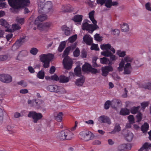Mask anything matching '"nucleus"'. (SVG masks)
Returning <instances> with one entry per match:
<instances>
[{"instance_id": "nucleus-25", "label": "nucleus", "mask_w": 151, "mask_h": 151, "mask_svg": "<svg viewBox=\"0 0 151 151\" xmlns=\"http://www.w3.org/2000/svg\"><path fill=\"white\" fill-rule=\"evenodd\" d=\"M130 113L129 110L127 108H122L120 112V114L122 115H126L129 114Z\"/></svg>"}, {"instance_id": "nucleus-49", "label": "nucleus", "mask_w": 151, "mask_h": 151, "mask_svg": "<svg viewBox=\"0 0 151 151\" xmlns=\"http://www.w3.org/2000/svg\"><path fill=\"white\" fill-rule=\"evenodd\" d=\"M87 22H85L83 23L82 25V29L83 30H86L88 31V29L90 25Z\"/></svg>"}, {"instance_id": "nucleus-18", "label": "nucleus", "mask_w": 151, "mask_h": 151, "mask_svg": "<svg viewBox=\"0 0 151 151\" xmlns=\"http://www.w3.org/2000/svg\"><path fill=\"white\" fill-rule=\"evenodd\" d=\"M45 0H38L37 1V4L39 6L38 12L41 13L43 9V6L45 4Z\"/></svg>"}, {"instance_id": "nucleus-33", "label": "nucleus", "mask_w": 151, "mask_h": 151, "mask_svg": "<svg viewBox=\"0 0 151 151\" xmlns=\"http://www.w3.org/2000/svg\"><path fill=\"white\" fill-rule=\"evenodd\" d=\"M75 74L77 76H80L81 74V68L79 66H77L74 69Z\"/></svg>"}, {"instance_id": "nucleus-7", "label": "nucleus", "mask_w": 151, "mask_h": 151, "mask_svg": "<svg viewBox=\"0 0 151 151\" xmlns=\"http://www.w3.org/2000/svg\"><path fill=\"white\" fill-rule=\"evenodd\" d=\"M52 25V23L50 22H46L39 24L37 26L38 29L43 31H47L49 29Z\"/></svg>"}, {"instance_id": "nucleus-47", "label": "nucleus", "mask_w": 151, "mask_h": 151, "mask_svg": "<svg viewBox=\"0 0 151 151\" xmlns=\"http://www.w3.org/2000/svg\"><path fill=\"white\" fill-rule=\"evenodd\" d=\"M38 51V50L36 48L32 47L30 50V53L33 55H36Z\"/></svg>"}, {"instance_id": "nucleus-21", "label": "nucleus", "mask_w": 151, "mask_h": 151, "mask_svg": "<svg viewBox=\"0 0 151 151\" xmlns=\"http://www.w3.org/2000/svg\"><path fill=\"white\" fill-rule=\"evenodd\" d=\"M91 65L88 63H85L83 65L82 70L83 72H89L91 67Z\"/></svg>"}, {"instance_id": "nucleus-45", "label": "nucleus", "mask_w": 151, "mask_h": 151, "mask_svg": "<svg viewBox=\"0 0 151 151\" xmlns=\"http://www.w3.org/2000/svg\"><path fill=\"white\" fill-rule=\"evenodd\" d=\"M101 54L104 56L109 57L110 55L111 54V52L109 50H106L101 52Z\"/></svg>"}, {"instance_id": "nucleus-17", "label": "nucleus", "mask_w": 151, "mask_h": 151, "mask_svg": "<svg viewBox=\"0 0 151 151\" xmlns=\"http://www.w3.org/2000/svg\"><path fill=\"white\" fill-rule=\"evenodd\" d=\"M94 24H90L89 27L88 29V32L90 33H92L93 31L99 28L98 26L96 24L97 22H95L93 23Z\"/></svg>"}, {"instance_id": "nucleus-11", "label": "nucleus", "mask_w": 151, "mask_h": 151, "mask_svg": "<svg viewBox=\"0 0 151 151\" xmlns=\"http://www.w3.org/2000/svg\"><path fill=\"white\" fill-rule=\"evenodd\" d=\"M98 121L101 123H105L110 124L111 123V122L110 119L108 116L103 115L100 116L98 118Z\"/></svg>"}, {"instance_id": "nucleus-31", "label": "nucleus", "mask_w": 151, "mask_h": 151, "mask_svg": "<svg viewBox=\"0 0 151 151\" xmlns=\"http://www.w3.org/2000/svg\"><path fill=\"white\" fill-rule=\"evenodd\" d=\"M133 137V134L131 132H129L126 135L125 138L127 141L130 142L132 141Z\"/></svg>"}, {"instance_id": "nucleus-41", "label": "nucleus", "mask_w": 151, "mask_h": 151, "mask_svg": "<svg viewBox=\"0 0 151 151\" xmlns=\"http://www.w3.org/2000/svg\"><path fill=\"white\" fill-rule=\"evenodd\" d=\"M37 77L40 79H43L45 77L44 72L41 70L37 74Z\"/></svg>"}, {"instance_id": "nucleus-26", "label": "nucleus", "mask_w": 151, "mask_h": 151, "mask_svg": "<svg viewBox=\"0 0 151 151\" xmlns=\"http://www.w3.org/2000/svg\"><path fill=\"white\" fill-rule=\"evenodd\" d=\"M71 47L70 46H68L67 47L63 52V53L62 55L63 57H69L68 56V55L69 54L70 51L71 50Z\"/></svg>"}, {"instance_id": "nucleus-57", "label": "nucleus", "mask_w": 151, "mask_h": 151, "mask_svg": "<svg viewBox=\"0 0 151 151\" xmlns=\"http://www.w3.org/2000/svg\"><path fill=\"white\" fill-rule=\"evenodd\" d=\"M111 105V101H107L104 104V108L106 109H108L110 105Z\"/></svg>"}, {"instance_id": "nucleus-6", "label": "nucleus", "mask_w": 151, "mask_h": 151, "mask_svg": "<svg viewBox=\"0 0 151 151\" xmlns=\"http://www.w3.org/2000/svg\"><path fill=\"white\" fill-rule=\"evenodd\" d=\"M63 63L65 68L68 70L71 68L73 61L69 57H65L63 60Z\"/></svg>"}, {"instance_id": "nucleus-22", "label": "nucleus", "mask_w": 151, "mask_h": 151, "mask_svg": "<svg viewBox=\"0 0 151 151\" xmlns=\"http://www.w3.org/2000/svg\"><path fill=\"white\" fill-rule=\"evenodd\" d=\"M59 78V81L60 83H66L68 82L69 81V78L64 75L60 76Z\"/></svg>"}, {"instance_id": "nucleus-36", "label": "nucleus", "mask_w": 151, "mask_h": 151, "mask_svg": "<svg viewBox=\"0 0 151 151\" xmlns=\"http://www.w3.org/2000/svg\"><path fill=\"white\" fill-rule=\"evenodd\" d=\"M66 45L65 41H63L61 42L58 48V51L60 52H62L64 48Z\"/></svg>"}, {"instance_id": "nucleus-28", "label": "nucleus", "mask_w": 151, "mask_h": 151, "mask_svg": "<svg viewBox=\"0 0 151 151\" xmlns=\"http://www.w3.org/2000/svg\"><path fill=\"white\" fill-rule=\"evenodd\" d=\"M82 15L77 14L75 15L73 17V20L75 22H80L82 21Z\"/></svg>"}, {"instance_id": "nucleus-38", "label": "nucleus", "mask_w": 151, "mask_h": 151, "mask_svg": "<svg viewBox=\"0 0 151 151\" xmlns=\"http://www.w3.org/2000/svg\"><path fill=\"white\" fill-rule=\"evenodd\" d=\"M133 58L132 57H130L129 56H126L123 59V60L124 63L125 62L127 63H129L131 64V63L132 62L133 60Z\"/></svg>"}, {"instance_id": "nucleus-8", "label": "nucleus", "mask_w": 151, "mask_h": 151, "mask_svg": "<svg viewBox=\"0 0 151 151\" xmlns=\"http://www.w3.org/2000/svg\"><path fill=\"white\" fill-rule=\"evenodd\" d=\"M40 60L42 62L51 60L54 58V55L48 53L47 54H43L39 56Z\"/></svg>"}, {"instance_id": "nucleus-5", "label": "nucleus", "mask_w": 151, "mask_h": 151, "mask_svg": "<svg viewBox=\"0 0 151 151\" xmlns=\"http://www.w3.org/2000/svg\"><path fill=\"white\" fill-rule=\"evenodd\" d=\"M43 9L42 11L40 14L42 13H52L53 11V9L52 8V2L50 1H48L45 3L43 6Z\"/></svg>"}, {"instance_id": "nucleus-42", "label": "nucleus", "mask_w": 151, "mask_h": 151, "mask_svg": "<svg viewBox=\"0 0 151 151\" xmlns=\"http://www.w3.org/2000/svg\"><path fill=\"white\" fill-rule=\"evenodd\" d=\"M120 127L119 124H116L114 129L113 131L110 132L111 133H114L116 132H118L120 131Z\"/></svg>"}, {"instance_id": "nucleus-39", "label": "nucleus", "mask_w": 151, "mask_h": 151, "mask_svg": "<svg viewBox=\"0 0 151 151\" xmlns=\"http://www.w3.org/2000/svg\"><path fill=\"white\" fill-rule=\"evenodd\" d=\"M84 82V80L82 78H80L77 79L76 82V85L78 86H82Z\"/></svg>"}, {"instance_id": "nucleus-43", "label": "nucleus", "mask_w": 151, "mask_h": 151, "mask_svg": "<svg viewBox=\"0 0 151 151\" xmlns=\"http://www.w3.org/2000/svg\"><path fill=\"white\" fill-rule=\"evenodd\" d=\"M142 87L145 89L151 90V83H147L142 85Z\"/></svg>"}, {"instance_id": "nucleus-55", "label": "nucleus", "mask_w": 151, "mask_h": 151, "mask_svg": "<svg viewBox=\"0 0 151 151\" xmlns=\"http://www.w3.org/2000/svg\"><path fill=\"white\" fill-rule=\"evenodd\" d=\"M12 28L14 30H17L21 28L20 27L18 24H12Z\"/></svg>"}, {"instance_id": "nucleus-51", "label": "nucleus", "mask_w": 151, "mask_h": 151, "mask_svg": "<svg viewBox=\"0 0 151 151\" xmlns=\"http://www.w3.org/2000/svg\"><path fill=\"white\" fill-rule=\"evenodd\" d=\"M91 50H95L96 51H98L99 50V48L98 47V45L93 44L92 45L91 47Z\"/></svg>"}, {"instance_id": "nucleus-61", "label": "nucleus", "mask_w": 151, "mask_h": 151, "mask_svg": "<svg viewBox=\"0 0 151 151\" xmlns=\"http://www.w3.org/2000/svg\"><path fill=\"white\" fill-rule=\"evenodd\" d=\"M16 21L19 24L22 25L24 23V18L17 19H16Z\"/></svg>"}, {"instance_id": "nucleus-19", "label": "nucleus", "mask_w": 151, "mask_h": 151, "mask_svg": "<svg viewBox=\"0 0 151 151\" xmlns=\"http://www.w3.org/2000/svg\"><path fill=\"white\" fill-rule=\"evenodd\" d=\"M39 100L38 99H34L31 100H28V103L31 106H40V103H39Z\"/></svg>"}, {"instance_id": "nucleus-48", "label": "nucleus", "mask_w": 151, "mask_h": 151, "mask_svg": "<svg viewBox=\"0 0 151 151\" xmlns=\"http://www.w3.org/2000/svg\"><path fill=\"white\" fill-rule=\"evenodd\" d=\"M139 106L137 107H133L131 109V111L132 114H135L138 111L139 108Z\"/></svg>"}, {"instance_id": "nucleus-59", "label": "nucleus", "mask_w": 151, "mask_h": 151, "mask_svg": "<svg viewBox=\"0 0 151 151\" xmlns=\"http://www.w3.org/2000/svg\"><path fill=\"white\" fill-rule=\"evenodd\" d=\"M142 114L139 112L136 115V118L137 119V122H140L142 119Z\"/></svg>"}, {"instance_id": "nucleus-2", "label": "nucleus", "mask_w": 151, "mask_h": 151, "mask_svg": "<svg viewBox=\"0 0 151 151\" xmlns=\"http://www.w3.org/2000/svg\"><path fill=\"white\" fill-rule=\"evenodd\" d=\"M73 134L68 130H63L59 132L57 135V138L60 140H70L72 137Z\"/></svg>"}, {"instance_id": "nucleus-58", "label": "nucleus", "mask_w": 151, "mask_h": 151, "mask_svg": "<svg viewBox=\"0 0 151 151\" xmlns=\"http://www.w3.org/2000/svg\"><path fill=\"white\" fill-rule=\"evenodd\" d=\"M128 119L129 123L133 124L134 122V118L132 115H130L128 116Z\"/></svg>"}, {"instance_id": "nucleus-23", "label": "nucleus", "mask_w": 151, "mask_h": 151, "mask_svg": "<svg viewBox=\"0 0 151 151\" xmlns=\"http://www.w3.org/2000/svg\"><path fill=\"white\" fill-rule=\"evenodd\" d=\"M63 113L62 112H60L58 113H55L54 114L55 119L57 121L61 122L62 120V116Z\"/></svg>"}, {"instance_id": "nucleus-10", "label": "nucleus", "mask_w": 151, "mask_h": 151, "mask_svg": "<svg viewBox=\"0 0 151 151\" xmlns=\"http://www.w3.org/2000/svg\"><path fill=\"white\" fill-rule=\"evenodd\" d=\"M101 70L102 75L103 76L106 77L108 75L109 72L113 71V68L111 65L106 66L102 67Z\"/></svg>"}, {"instance_id": "nucleus-56", "label": "nucleus", "mask_w": 151, "mask_h": 151, "mask_svg": "<svg viewBox=\"0 0 151 151\" xmlns=\"http://www.w3.org/2000/svg\"><path fill=\"white\" fill-rule=\"evenodd\" d=\"M8 58V55H0V60L5 61Z\"/></svg>"}, {"instance_id": "nucleus-32", "label": "nucleus", "mask_w": 151, "mask_h": 151, "mask_svg": "<svg viewBox=\"0 0 151 151\" xmlns=\"http://www.w3.org/2000/svg\"><path fill=\"white\" fill-rule=\"evenodd\" d=\"M100 48L101 49L103 50H108L111 48V45L109 44H102L100 45Z\"/></svg>"}, {"instance_id": "nucleus-13", "label": "nucleus", "mask_w": 151, "mask_h": 151, "mask_svg": "<svg viewBox=\"0 0 151 151\" xmlns=\"http://www.w3.org/2000/svg\"><path fill=\"white\" fill-rule=\"evenodd\" d=\"M131 147V146L130 144H123L119 145L117 147V149L119 151H122L125 150H130Z\"/></svg>"}, {"instance_id": "nucleus-63", "label": "nucleus", "mask_w": 151, "mask_h": 151, "mask_svg": "<svg viewBox=\"0 0 151 151\" xmlns=\"http://www.w3.org/2000/svg\"><path fill=\"white\" fill-rule=\"evenodd\" d=\"M59 77H58L55 74L50 77V79L57 81L59 80Z\"/></svg>"}, {"instance_id": "nucleus-9", "label": "nucleus", "mask_w": 151, "mask_h": 151, "mask_svg": "<svg viewBox=\"0 0 151 151\" xmlns=\"http://www.w3.org/2000/svg\"><path fill=\"white\" fill-rule=\"evenodd\" d=\"M0 81L6 83H9L12 81V78L9 75L2 74L0 75Z\"/></svg>"}, {"instance_id": "nucleus-15", "label": "nucleus", "mask_w": 151, "mask_h": 151, "mask_svg": "<svg viewBox=\"0 0 151 151\" xmlns=\"http://www.w3.org/2000/svg\"><path fill=\"white\" fill-rule=\"evenodd\" d=\"M84 42L87 45H91L93 42V38L88 35H85L83 38Z\"/></svg>"}, {"instance_id": "nucleus-50", "label": "nucleus", "mask_w": 151, "mask_h": 151, "mask_svg": "<svg viewBox=\"0 0 151 151\" xmlns=\"http://www.w3.org/2000/svg\"><path fill=\"white\" fill-rule=\"evenodd\" d=\"M80 51L79 49L77 48L73 52V55L75 57H78L80 55Z\"/></svg>"}, {"instance_id": "nucleus-53", "label": "nucleus", "mask_w": 151, "mask_h": 151, "mask_svg": "<svg viewBox=\"0 0 151 151\" xmlns=\"http://www.w3.org/2000/svg\"><path fill=\"white\" fill-rule=\"evenodd\" d=\"M94 39L98 41H101L102 40L101 37L100 36L99 34H96L94 37Z\"/></svg>"}, {"instance_id": "nucleus-16", "label": "nucleus", "mask_w": 151, "mask_h": 151, "mask_svg": "<svg viewBox=\"0 0 151 151\" xmlns=\"http://www.w3.org/2000/svg\"><path fill=\"white\" fill-rule=\"evenodd\" d=\"M132 70V67L130 63H127L125 65L124 68V74H129L130 73Z\"/></svg>"}, {"instance_id": "nucleus-12", "label": "nucleus", "mask_w": 151, "mask_h": 151, "mask_svg": "<svg viewBox=\"0 0 151 151\" xmlns=\"http://www.w3.org/2000/svg\"><path fill=\"white\" fill-rule=\"evenodd\" d=\"M42 14L41 15L38 16L34 21V24L35 25L37 26L39 24H40L39 21L43 22L47 19V16L44 14Z\"/></svg>"}, {"instance_id": "nucleus-64", "label": "nucleus", "mask_w": 151, "mask_h": 151, "mask_svg": "<svg viewBox=\"0 0 151 151\" xmlns=\"http://www.w3.org/2000/svg\"><path fill=\"white\" fill-rule=\"evenodd\" d=\"M148 102H144L141 104L142 108L143 109H145V108L148 105Z\"/></svg>"}, {"instance_id": "nucleus-3", "label": "nucleus", "mask_w": 151, "mask_h": 151, "mask_svg": "<svg viewBox=\"0 0 151 151\" xmlns=\"http://www.w3.org/2000/svg\"><path fill=\"white\" fill-rule=\"evenodd\" d=\"M81 138L85 141L92 139L94 137L93 134L91 132L86 130L82 132L80 134Z\"/></svg>"}, {"instance_id": "nucleus-40", "label": "nucleus", "mask_w": 151, "mask_h": 151, "mask_svg": "<svg viewBox=\"0 0 151 151\" xmlns=\"http://www.w3.org/2000/svg\"><path fill=\"white\" fill-rule=\"evenodd\" d=\"M149 125L147 123H145L141 127V130L143 133L146 132H147L149 128Z\"/></svg>"}, {"instance_id": "nucleus-34", "label": "nucleus", "mask_w": 151, "mask_h": 151, "mask_svg": "<svg viewBox=\"0 0 151 151\" xmlns=\"http://www.w3.org/2000/svg\"><path fill=\"white\" fill-rule=\"evenodd\" d=\"M124 63L123 59L122 60L120 63L119 64V67L117 68V70L119 72H121L124 70Z\"/></svg>"}, {"instance_id": "nucleus-46", "label": "nucleus", "mask_w": 151, "mask_h": 151, "mask_svg": "<svg viewBox=\"0 0 151 151\" xmlns=\"http://www.w3.org/2000/svg\"><path fill=\"white\" fill-rule=\"evenodd\" d=\"M77 37V35L76 34L74 35L69 38L68 41L70 43L73 42L76 40Z\"/></svg>"}, {"instance_id": "nucleus-37", "label": "nucleus", "mask_w": 151, "mask_h": 151, "mask_svg": "<svg viewBox=\"0 0 151 151\" xmlns=\"http://www.w3.org/2000/svg\"><path fill=\"white\" fill-rule=\"evenodd\" d=\"M100 63L102 64H108L110 63L109 59L105 57L100 58Z\"/></svg>"}, {"instance_id": "nucleus-35", "label": "nucleus", "mask_w": 151, "mask_h": 151, "mask_svg": "<svg viewBox=\"0 0 151 151\" xmlns=\"http://www.w3.org/2000/svg\"><path fill=\"white\" fill-rule=\"evenodd\" d=\"M121 29L123 32H127L129 30V28L127 24L124 23L121 25Z\"/></svg>"}, {"instance_id": "nucleus-52", "label": "nucleus", "mask_w": 151, "mask_h": 151, "mask_svg": "<svg viewBox=\"0 0 151 151\" xmlns=\"http://www.w3.org/2000/svg\"><path fill=\"white\" fill-rule=\"evenodd\" d=\"M111 2H112L111 0H106V1L105 3V6L107 8L111 7L112 6Z\"/></svg>"}, {"instance_id": "nucleus-1", "label": "nucleus", "mask_w": 151, "mask_h": 151, "mask_svg": "<svg viewBox=\"0 0 151 151\" xmlns=\"http://www.w3.org/2000/svg\"><path fill=\"white\" fill-rule=\"evenodd\" d=\"M8 1L11 7L17 9L28 6L30 3L29 0H8Z\"/></svg>"}, {"instance_id": "nucleus-4", "label": "nucleus", "mask_w": 151, "mask_h": 151, "mask_svg": "<svg viewBox=\"0 0 151 151\" xmlns=\"http://www.w3.org/2000/svg\"><path fill=\"white\" fill-rule=\"evenodd\" d=\"M29 117H32L33 122L34 123H37L38 120H40L43 117V116L41 113H37L35 111H30L28 115Z\"/></svg>"}, {"instance_id": "nucleus-60", "label": "nucleus", "mask_w": 151, "mask_h": 151, "mask_svg": "<svg viewBox=\"0 0 151 151\" xmlns=\"http://www.w3.org/2000/svg\"><path fill=\"white\" fill-rule=\"evenodd\" d=\"M12 32H13V31L12 30V32H10L9 34L6 35V37L8 41H9L13 37V34L12 33Z\"/></svg>"}, {"instance_id": "nucleus-14", "label": "nucleus", "mask_w": 151, "mask_h": 151, "mask_svg": "<svg viewBox=\"0 0 151 151\" xmlns=\"http://www.w3.org/2000/svg\"><path fill=\"white\" fill-rule=\"evenodd\" d=\"M0 24L1 25L7 28L5 30L6 32H12V29H10L11 25L5 20L2 19H0Z\"/></svg>"}, {"instance_id": "nucleus-29", "label": "nucleus", "mask_w": 151, "mask_h": 151, "mask_svg": "<svg viewBox=\"0 0 151 151\" xmlns=\"http://www.w3.org/2000/svg\"><path fill=\"white\" fill-rule=\"evenodd\" d=\"M94 13L95 11L93 10L89 12L88 14L89 19L93 23H94V22H97L94 18Z\"/></svg>"}, {"instance_id": "nucleus-30", "label": "nucleus", "mask_w": 151, "mask_h": 151, "mask_svg": "<svg viewBox=\"0 0 151 151\" xmlns=\"http://www.w3.org/2000/svg\"><path fill=\"white\" fill-rule=\"evenodd\" d=\"M149 146V143L145 142L139 150L138 151H142L144 150H145L146 151H148V150L150 149Z\"/></svg>"}, {"instance_id": "nucleus-20", "label": "nucleus", "mask_w": 151, "mask_h": 151, "mask_svg": "<svg viewBox=\"0 0 151 151\" xmlns=\"http://www.w3.org/2000/svg\"><path fill=\"white\" fill-rule=\"evenodd\" d=\"M73 10L72 7L70 4L64 5L62 8V12H70Z\"/></svg>"}, {"instance_id": "nucleus-24", "label": "nucleus", "mask_w": 151, "mask_h": 151, "mask_svg": "<svg viewBox=\"0 0 151 151\" xmlns=\"http://www.w3.org/2000/svg\"><path fill=\"white\" fill-rule=\"evenodd\" d=\"M120 101L119 100L116 99H114L111 102V106L113 108H115L120 104Z\"/></svg>"}, {"instance_id": "nucleus-62", "label": "nucleus", "mask_w": 151, "mask_h": 151, "mask_svg": "<svg viewBox=\"0 0 151 151\" xmlns=\"http://www.w3.org/2000/svg\"><path fill=\"white\" fill-rule=\"evenodd\" d=\"M53 92L58 93L60 91V87L56 85H54Z\"/></svg>"}, {"instance_id": "nucleus-44", "label": "nucleus", "mask_w": 151, "mask_h": 151, "mask_svg": "<svg viewBox=\"0 0 151 151\" xmlns=\"http://www.w3.org/2000/svg\"><path fill=\"white\" fill-rule=\"evenodd\" d=\"M24 39V38H22L17 40L14 43L18 47H19L22 45L23 42L22 41Z\"/></svg>"}, {"instance_id": "nucleus-54", "label": "nucleus", "mask_w": 151, "mask_h": 151, "mask_svg": "<svg viewBox=\"0 0 151 151\" xmlns=\"http://www.w3.org/2000/svg\"><path fill=\"white\" fill-rule=\"evenodd\" d=\"M51 61L48 60L43 62L44 63L43 65V67L45 68H48L50 66V63Z\"/></svg>"}, {"instance_id": "nucleus-27", "label": "nucleus", "mask_w": 151, "mask_h": 151, "mask_svg": "<svg viewBox=\"0 0 151 151\" xmlns=\"http://www.w3.org/2000/svg\"><path fill=\"white\" fill-rule=\"evenodd\" d=\"M61 28L65 35L68 36L70 35V31L69 27L65 25H63L62 26Z\"/></svg>"}]
</instances>
